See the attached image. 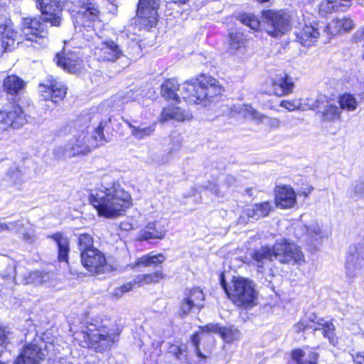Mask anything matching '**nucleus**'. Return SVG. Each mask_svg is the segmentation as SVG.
Here are the masks:
<instances>
[{"label":"nucleus","mask_w":364,"mask_h":364,"mask_svg":"<svg viewBox=\"0 0 364 364\" xmlns=\"http://www.w3.org/2000/svg\"><path fill=\"white\" fill-rule=\"evenodd\" d=\"M161 94L166 100L178 102L180 96L177 92L180 91L181 97L190 104L211 101L212 98L220 95L222 92V87L217 80L206 75L186 81L181 85V90L176 79H168L161 85Z\"/></svg>","instance_id":"f257e3e1"},{"label":"nucleus","mask_w":364,"mask_h":364,"mask_svg":"<svg viewBox=\"0 0 364 364\" xmlns=\"http://www.w3.org/2000/svg\"><path fill=\"white\" fill-rule=\"evenodd\" d=\"M37 6L42 13L43 22L59 26L62 21V7L82 15L83 27L91 28L100 22V11L95 0H37Z\"/></svg>","instance_id":"f03ea898"},{"label":"nucleus","mask_w":364,"mask_h":364,"mask_svg":"<svg viewBox=\"0 0 364 364\" xmlns=\"http://www.w3.org/2000/svg\"><path fill=\"white\" fill-rule=\"evenodd\" d=\"M89 200L98 215L107 218L122 215L132 204L131 196L119 183L102 185L90 194Z\"/></svg>","instance_id":"7ed1b4c3"},{"label":"nucleus","mask_w":364,"mask_h":364,"mask_svg":"<svg viewBox=\"0 0 364 364\" xmlns=\"http://www.w3.org/2000/svg\"><path fill=\"white\" fill-rule=\"evenodd\" d=\"M87 331L77 332L75 339L84 348H92L97 352L109 350L118 341L121 330L115 320L105 318L98 324H91Z\"/></svg>","instance_id":"20e7f679"},{"label":"nucleus","mask_w":364,"mask_h":364,"mask_svg":"<svg viewBox=\"0 0 364 364\" xmlns=\"http://www.w3.org/2000/svg\"><path fill=\"white\" fill-rule=\"evenodd\" d=\"M254 264L262 272L265 266L274 259L282 264H294L304 261V256L300 248L287 240H277L273 246H262L250 253Z\"/></svg>","instance_id":"39448f33"},{"label":"nucleus","mask_w":364,"mask_h":364,"mask_svg":"<svg viewBox=\"0 0 364 364\" xmlns=\"http://www.w3.org/2000/svg\"><path fill=\"white\" fill-rule=\"evenodd\" d=\"M109 121V119L105 122L101 121L90 137L87 131L85 132V129L78 131L65 145L64 156L71 158L80 154H85L90 151L92 149L101 146L107 141L105 137L103 130Z\"/></svg>","instance_id":"423d86ee"},{"label":"nucleus","mask_w":364,"mask_h":364,"mask_svg":"<svg viewBox=\"0 0 364 364\" xmlns=\"http://www.w3.org/2000/svg\"><path fill=\"white\" fill-rule=\"evenodd\" d=\"M220 284L228 296L237 306L250 308L255 305L257 291L252 281L242 277L234 278L232 286L228 288L224 278L222 277Z\"/></svg>","instance_id":"0eeeda50"},{"label":"nucleus","mask_w":364,"mask_h":364,"mask_svg":"<svg viewBox=\"0 0 364 364\" xmlns=\"http://www.w3.org/2000/svg\"><path fill=\"white\" fill-rule=\"evenodd\" d=\"M46 23L41 16H21L18 26L21 35L26 41L41 44L48 35Z\"/></svg>","instance_id":"6e6552de"},{"label":"nucleus","mask_w":364,"mask_h":364,"mask_svg":"<svg viewBox=\"0 0 364 364\" xmlns=\"http://www.w3.org/2000/svg\"><path fill=\"white\" fill-rule=\"evenodd\" d=\"M262 18L267 33L273 37L281 36L290 28L289 16L282 10L264 11Z\"/></svg>","instance_id":"1a4fd4ad"},{"label":"nucleus","mask_w":364,"mask_h":364,"mask_svg":"<svg viewBox=\"0 0 364 364\" xmlns=\"http://www.w3.org/2000/svg\"><path fill=\"white\" fill-rule=\"evenodd\" d=\"M345 269L346 276L351 280L364 269V240L348 247Z\"/></svg>","instance_id":"9d476101"},{"label":"nucleus","mask_w":364,"mask_h":364,"mask_svg":"<svg viewBox=\"0 0 364 364\" xmlns=\"http://www.w3.org/2000/svg\"><path fill=\"white\" fill-rule=\"evenodd\" d=\"M26 123V115L18 105L4 106L0 109V129H19Z\"/></svg>","instance_id":"9b49d317"},{"label":"nucleus","mask_w":364,"mask_h":364,"mask_svg":"<svg viewBox=\"0 0 364 364\" xmlns=\"http://www.w3.org/2000/svg\"><path fill=\"white\" fill-rule=\"evenodd\" d=\"M311 108L316 111L323 122H335L341 117V107L325 95L318 96L311 105Z\"/></svg>","instance_id":"f8f14e48"},{"label":"nucleus","mask_w":364,"mask_h":364,"mask_svg":"<svg viewBox=\"0 0 364 364\" xmlns=\"http://www.w3.org/2000/svg\"><path fill=\"white\" fill-rule=\"evenodd\" d=\"M159 7V0H139L136 11L139 24L145 29L156 26Z\"/></svg>","instance_id":"ddd939ff"},{"label":"nucleus","mask_w":364,"mask_h":364,"mask_svg":"<svg viewBox=\"0 0 364 364\" xmlns=\"http://www.w3.org/2000/svg\"><path fill=\"white\" fill-rule=\"evenodd\" d=\"M80 256L82 265L92 274H101L111 269L104 253L97 248L80 253Z\"/></svg>","instance_id":"4468645a"},{"label":"nucleus","mask_w":364,"mask_h":364,"mask_svg":"<svg viewBox=\"0 0 364 364\" xmlns=\"http://www.w3.org/2000/svg\"><path fill=\"white\" fill-rule=\"evenodd\" d=\"M95 54L99 60L114 62L123 56L119 46L112 39L102 38L95 34Z\"/></svg>","instance_id":"2eb2a0df"},{"label":"nucleus","mask_w":364,"mask_h":364,"mask_svg":"<svg viewBox=\"0 0 364 364\" xmlns=\"http://www.w3.org/2000/svg\"><path fill=\"white\" fill-rule=\"evenodd\" d=\"M39 92L45 100H50L57 103L63 100L67 88L63 82L51 77L47 80L46 83L40 85Z\"/></svg>","instance_id":"dca6fc26"},{"label":"nucleus","mask_w":364,"mask_h":364,"mask_svg":"<svg viewBox=\"0 0 364 364\" xmlns=\"http://www.w3.org/2000/svg\"><path fill=\"white\" fill-rule=\"evenodd\" d=\"M164 275L161 271H156L154 273L141 274L134 279L133 282L127 283L119 288L114 289V295L121 296L136 287H141L146 284L157 283L160 279H163Z\"/></svg>","instance_id":"f3484780"},{"label":"nucleus","mask_w":364,"mask_h":364,"mask_svg":"<svg viewBox=\"0 0 364 364\" xmlns=\"http://www.w3.org/2000/svg\"><path fill=\"white\" fill-rule=\"evenodd\" d=\"M45 355L40 346L31 343L26 345L15 360L14 364H39Z\"/></svg>","instance_id":"a211bd4d"},{"label":"nucleus","mask_w":364,"mask_h":364,"mask_svg":"<svg viewBox=\"0 0 364 364\" xmlns=\"http://www.w3.org/2000/svg\"><path fill=\"white\" fill-rule=\"evenodd\" d=\"M296 201V193L293 188L288 186L277 187L275 190V203L282 208H291Z\"/></svg>","instance_id":"6ab92c4d"},{"label":"nucleus","mask_w":364,"mask_h":364,"mask_svg":"<svg viewBox=\"0 0 364 364\" xmlns=\"http://www.w3.org/2000/svg\"><path fill=\"white\" fill-rule=\"evenodd\" d=\"M54 60L58 66L70 73H75L80 68L81 60L74 53H57Z\"/></svg>","instance_id":"aec40b11"},{"label":"nucleus","mask_w":364,"mask_h":364,"mask_svg":"<svg viewBox=\"0 0 364 364\" xmlns=\"http://www.w3.org/2000/svg\"><path fill=\"white\" fill-rule=\"evenodd\" d=\"M165 225L166 223L164 220L149 223L146 226L141 230L139 235L140 240L163 239L166 232Z\"/></svg>","instance_id":"412c9836"},{"label":"nucleus","mask_w":364,"mask_h":364,"mask_svg":"<svg viewBox=\"0 0 364 364\" xmlns=\"http://www.w3.org/2000/svg\"><path fill=\"white\" fill-rule=\"evenodd\" d=\"M16 34L11 21L0 24V50L11 51L14 48Z\"/></svg>","instance_id":"4be33fe9"},{"label":"nucleus","mask_w":364,"mask_h":364,"mask_svg":"<svg viewBox=\"0 0 364 364\" xmlns=\"http://www.w3.org/2000/svg\"><path fill=\"white\" fill-rule=\"evenodd\" d=\"M294 86L291 78L285 75L284 76L277 75L272 82V87L275 95L282 97L292 92Z\"/></svg>","instance_id":"5701e85b"},{"label":"nucleus","mask_w":364,"mask_h":364,"mask_svg":"<svg viewBox=\"0 0 364 364\" xmlns=\"http://www.w3.org/2000/svg\"><path fill=\"white\" fill-rule=\"evenodd\" d=\"M355 23L349 17L336 18L325 27L323 31L328 34L335 36L341 31H349L353 28Z\"/></svg>","instance_id":"b1692460"},{"label":"nucleus","mask_w":364,"mask_h":364,"mask_svg":"<svg viewBox=\"0 0 364 364\" xmlns=\"http://www.w3.org/2000/svg\"><path fill=\"white\" fill-rule=\"evenodd\" d=\"M319 36V29L316 26H305L296 34V39L302 46L309 47L317 41Z\"/></svg>","instance_id":"393cba45"},{"label":"nucleus","mask_w":364,"mask_h":364,"mask_svg":"<svg viewBox=\"0 0 364 364\" xmlns=\"http://www.w3.org/2000/svg\"><path fill=\"white\" fill-rule=\"evenodd\" d=\"M290 356L296 364H318V353L314 350L308 352L300 348L293 350Z\"/></svg>","instance_id":"a878e982"},{"label":"nucleus","mask_w":364,"mask_h":364,"mask_svg":"<svg viewBox=\"0 0 364 364\" xmlns=\"http://www.w3.org/2000/svg\"><path fill=\"white\" fill-rule=\"evenodd\" d=\"M48 237L53 239L58 246V258L60 262H68L70 252V241L67 236L62 232H56Z\"/></svg>","instance_id":"bb28decb"},{"label":"nucleus","mask_w":364,"mask_h":364,"mask_svg":"<svg viewBox=\"0 0 364 364\" xmlns=\"http://www.w3.org/2000/svg\"><path fill=\"white\" fill-rule=\"evenodd\" d=\"M191 117L190 112L178 107H165L161 113V122H166L170 119H175L176 121L183 122L189 119Z\"/></svg>","instance_id":"cd10ccee"},{"label":"nucleus","mask_w":364,"mask_h":364,"mask_svg":"<svg viewBox=\"0 0 364 364\" xmlns=\"http://www.w3.org/2000/svg\"><path fill=\"white\" fill-rule=\"evenodd\" d=\"M316 326L322 330L323 336L328 339L329 343L336 346L338 343V337L335 333V326L331 321H326L323 318H316Z\"/></svg>","instance_id":"c85d7f7f"},{"label":"nucleus","mask_w":364,"mask_h":364,"mask_svg":"<svg viewBox=\"0 0 364 364\" xmlns=\"http://www.w3.org/2000/svg\"><path fill=\"white\" fill-rule=\"evenodd\" d=\"M304 228L306 231V237L309 243L316 247L321 240L325 237L324 232L321 230L320 225L317 222H312L309 225H304Z\"/></svg>","instance_id":"c756f323"},{"label":"nucleus","mask_w":364,"mask_h":364,"mask_svg":"<svg viewBox=\"0 0 364 364\" xmlns=\"http://www.w3.org/2000/svg\"><path fill=\"white\" fill-rule=\"evenodd\" d=\"M22 176L21 171L16 166H14L6 173L4 181L8 183L9 187L19 191L21 189L23 183Z\"/></svg>","instance_id":"7c9ffc66"},{"label":"nucleus","mask_w":364,"mask_h":364,"mask_svg":"<svg viewBox=\"0 0 364 364\" xmlns=\"http://www.w3.org/2000/svg\"><path fill=\"white\" fill-rule=\"evenodd\" d=\"M24 85V82L16 75L8 76L3 84L4 90L11 95H18Z\"/></svg>","instance_id":"2f4dec72"},{"label":"nucleus","mask_w":364,"mask_h":364,"mask_svg":"<svg viewBox=\"0 0 364 364\" xmlns=\"http://www.w3.org/2000/svg\"><path fill=\"white\" fill-rule=\"evenodd\" d=\"M166 260V257L163 254L151 255L149 254L139 258L134 267H156L161 264Z\"/></svg>","instance_id":"473e14b6"},{"label":"nucleus","mask_w":364,"mask_h":364,"mask_svg":"<svg viewBox=\"0 0 364 364\" xmlns=\"http://www.w3.org/2000/svg\"><path fill=\"white\" fill-rule=\"evenodd\" d=\"M272 210V205L269 202H263L255 204L252 208L246 210L248 217L258 220L262 217L267 216Z\"/></svg>","instance_id":"72a5a7b5"},{"label":"nucleus","mask_w":364,"mask_h":364,"mask_svg":"<svg viewBox=\"0 0 364 364\" xmlns=\"http://www.w3.org/2000/svg\"><path fill=\"white\" fill-rule=\"evenodd\" d=\"M249 112L252 118L268 127L271 129H278L281 125V122L278 118L269 117L262 114L251 107H250Z\"/></svg>","instance_id":"f704fd0d"},{"label":"nucleus","mask_w":364,"mask_h":364,"mask_svg":"<svg viewBox=\"0 0 364 364\" xmlns=\"http://www.w3.org/2000/svg\"><path fill=\"white\" fill-rule=\"evenodd\" d=\"M127 125L131 129L132 135L137 139H142L145 137L151 136L155 131V125L151 124L149 126H134L128 120H124Z\"/></svg>","instance_id":"c9c22d12"},{"label":"nucleus","mask_w":364,"mask_h":364,"mask_svg":"<svg viewBox=\"0 0 364 364\" xmlns=\"http://www.w3.org/2000/svg\"><path fill=\"white\" fill-rule=\"evenodd\" d=\"M16 232L22 234L23 239L26 242L31 244L35 241L33 230L31 228L29 223L24 220L16 221Z\"/></svg>","instance_id":"e433bc0d"},{"label":"nucleus","mask_w":364,"mask_h":364,"mask_svg":"<svg viewBox=\"0 0 364 364\" xmlns=\"http://www.w3.org/2000/svg\"><path fill=\"white\" fill-rule=\"evenodd\" d=\"M185 298L189 299L192 305L196 306V309L200 311L203 307L205 296L203 291L199 288L190 289L186 294Z\"/></svg>","instance_id":"4c0bfd02"},{"label":"nucleus","mask_w":364,"mask_h":364,"mask_svg":"<svg viewBox=\"0 0 364 364\" xmlns=\"http://www.w3.org/2000/svg\"><path fill=\"white\" fill-rule=\"evenodd\" d=\"M316 316L315 315L304 318L293 326V329L296 333L303 332L308 328L318 331L320 328L316 326Z\"/></svg>","instance_id":"58836bf2"},{"label":"nucleus","mask_w":364,"mask_h":364,"mask_svg":"<svg viewBox=\"0 0 364 364\" xmlns=\"http://www.w3.org/2000/svg\"><path fill=\"white\" fill-rule=\"evenodd\" d=\"M338 104V107H341V111L344 109L348 112H353L356 109L358 106V102L355 97L353 95L348 93L339 97Z\"/></svg>","instance_id":"ea45409f"},{"label":"nucleus","mask_w":364,"mask_h":364,"mask_svg":"<svg viewBox=\"0 0 364 364\" xmlns=\"http://www.w3.org/2000/svg\"><path fill=\"white\" fill-rule=\"evenodd\" d=\"M77 244L81 253L87 252L88 250L95 249L93 247V238L88 233L80 234L77 238Z\"/></svg>","instance_id":"a19ab883"},{"label":"nucleus","mask_w":364,"mask_h":364,"mask_svg":"<svg viewBox=\"0 0 364 364\" xmlns=\"http://www.w3.org/2000/svg\"><path fill=\"white\" fill-rule=\"evenodd\" d=\"M9 264L1 273V277L5 280L6 284L16 283V265L14 261H11Z\"/></svg>","instance_id":"79ce46f5"},{"label":"nucleus","mask_w":364,"mask_h":364,"mask_svg":"<svg viewBox=\"0 0 364 364\" xmlns=\"http://www.w3.org/2000/svg\"><path fill=\"white\" fill-rule=\"evenodd\" d=\"M349 193L358 199L364 198V175L355 181L352 187L349 188Z\"/></svg>","instance_id":"37998d69"},{"label":"nucleus","mask_w":364,"mask_h":364,"mask_svg":"<svg viewBox=\"0 0 364 364\" xmlns=\"http://www.w3.org/2000/svg\"><path fill=\"white\" fill-rule=\"evenodd\" d=\"M245 44V37L242 33H231L229 35V46L230 49L237 50L242 47Z\"/></svg>","instance_id":"c03bdc74"},{"label":"nucleus","mask_w":364,"mask_h":364,"mask_svg":"<svg viewBox=\"0 0 364 364\" xmlns=\"http://www.w3.org/2000/svg\"><path fill=\"white\" fill-rule=\"evenodd\" d=\"M343 5L337 0H324L319 6L321 14L331 13L333 11H338Z\"/></svg>","instance_id":"a18cd8bd"},{"label":"nucleus","mask_w":364,"mask_h":364,"mask_svg":"<svg viewBox=\"0 0 364 364\" xmlns=\"http://www.w3.org/2000/svg\"><path fill=\"white\" fill-rule=\"evenodd\" d=\"M41 270L30 272L28 275L23 277L24 284H33L35 286L41 285Z\"/></svg>","instance_id":"49530a36"},{"label":"nucleus","mask_w":364,"mask_h":364,"mask_svg":"<svg viewBox=\"0 0 364 364\" xmlns=\"http://www.w3.org/2000/svg\"><path fill=\"white\" fill-rule=\"evenodd\" d=\"M168 353L172 354L178 360H185L186 358V346H178L171 344L168 347Z\"/></svg>","instance_id":"de8ad7c7"},{"label":"nucleus","mask_w":364,"mask_h":364,"mask_svg":"<svg viewBox=\"0 0 364 364\" xmlns=\"http://www.w3.org/2000/svg\"><path fill=\"white\" fill-rule=\"evenodd\" d=\"M221 336L227 343H231L237 339L239 337V331L232 327L223 328L221 331Z\"/></svg>","instance_id":"09e8293b"},{"label":"nucleus","mask_w":364,"mask_h":364,"mask_svg":"<svg viewBox=\"0 0 364 364\" xmlns=\"http://www.w3.org/2000/svg\"><path fill=\"white\" fill-rule=\"evenodd\" d=\"M241 22L252 30H257L260 25L259 20L252 15H243L241 17Z\"/></svg>","instance_id":"8fccbe9b"},{"label":"nucleus","mask_w":364,"mask_h":364,"mask_svg":"<svg viewBox=\"0 0 364 364\" xmlns=\"http://www.w3.org/2000/svg\"><path fill=\"white\" fill-rule=\"evenodd\" d=\"M189 299L183 298L178 309V314L180 316L188 315L192 310L196 309V306L192 305Z\"/></svg>","instance_id":"3c124183"},{"label":"nucleus","mask_w":364,"mask_h":364,"mask_svg":"<svg viewBox=\"0 0 364 364\" xmlns=\"http://www.w3.org/2000/svg\"><path fill=\"white\" fill-rule=\"evenodd\" d=\"M55 274L53 272L41 271V285L51 286L54 284Z\"/></svg>","instance_id":"603ef678"},{"label":"nucleus","mask_w":364,"mask_h":364,"mask_svg":"<svg viewBox=\"0 0 364 364\" xmlns=\"http://www.w3.org/2000/svg\"><path fill=\"white\" fill-rule=\"evenodd\" d=\"M301 103L299 100H294L292 101L282 100L280 102V106L288 109L289 111H294L300 108Z\"/></svg>","instance_id":"864d4df0"},{"label":"nucleus","mask_w":364,"mask_h":364,"mask_svg":"<svg viewBox=\"0 0 364 364\" xmlns=\"http://www.w3.org/2000/svg\"><path fill=\"white\" fill-rule=\"evenodd\" d=\"M8 343V338L5 330L0 328V355H1L2 353L6 349Z\"/></svg>","instance_id":"5fc2aeb1"},{"label":"nucleus","mask_w":364,"mask_h":364,"mask_svg":"<svg viewBox=\"0 0 364 364\" xmlns=\"http://www.w3.org/2000/svg\"><path fill=\"white\" fill-rule=\"evenodd\" d=\"M200 341V338L198 333H195L191 336V341L195 347V350L196 352L197 355L200 358H203L204 356L199 349Z\"/></svg>","instance_id":"6e6d98bb"},{"label":"nucleus","mask_w":364,"mask_h":364,"mask_svg":"<svg viewBox=\"0 0 364 364\" xmlns=\"http://www.w3.org/2000/svg\"><path fill=\"white\" fill-rule=\"evenodd\" d=\"M353 41L355 43L364 41V31L363 28L358 29L353 36Z\"/></svg>","instance_id":"4d7b16f0"},{"label":"nucleus","mask_w":364,"mask_h":364,"mask_svg":"<svg viewBox=\"0 0 364 364\" xmlns=\"http://www.w3.org/2000/svg\"><path fill=\"white\" fill-rule=\"evenodd\" d=\"M352 357L355 364H364V352H358L355 355L352 354Z\"/></svg>","instance_id":"13d9d810"},{"label":"nucleus","mask_w":364,"mask_h":364,"mask_svg":"<svg viewBox=\"0 0 364 364\" xmlns=\"http://www.w3.org/2000/svg\"><path fill=\"white\" fill-rule=\"evenodd\" d=\"M224 181L228 186H231L233 184H235V181H236V178L234 176L229 174L225 176Z\"/></svg>","instance_id":"bf43d9fd"},{"label":"nucleus","mask_w":364,"mask_h":364,"mask_svg":"<svg viewBox=\"0 0 364 364\" xmlns=\"http://www.w3.org/2000/svg\"><path fill=\"white\" fill-rule=\"evenodd\" d=\"M8 224H9V231H13V230L16 231V221L9 222Z\"/></svg>","instance_id":"052dcab7"},{"label":"nucleus","mask_w":364,"mask_h":364,"mask_svg":"<svg viewBox=\"0 0 364 364\" xmlns=\"http://www.w3.org/2000/svg\"><path fill=\"white\" fill-rule=\"evenodd\" d=\"M7 230H9V224L8 223L0 222V231Z\"/></svg>","instance_id":"680f3d73"},{"label":"nucleus","mask_w":364,"mask_h":364,"mask_svg":"<svg viewBox=\"0 0 364 364\" xmlns=\"http://www.w3.org/2000/svg\"><path fill=\"white\" fill-rule=\"evenodd\" d=\"M112 5V9L110 10L112 12H114L117 10V6L113 3L114 0H107Z\"/></svg>","instance_id":"e2e57ef3"},{"label":"nucleus","mask_w":364,"mask_h":364,"mask_svg":"<svg viewBox=\"0 0 364 364\" xmlns=\"http://www.w3.org/2000/svg\"><path fill=\"white\" fill-rule=\"evenodd\" d=\"M174 3H186V0H171Z\"/></svg>","instance_id":"0e129e2a"},{"label":"nucleus","mask_w":364,"mask_h":364,"mask_svg":"<svg viewBox=\"0 0 364 364\" xmlns=\"http://www.w3.org/2000/svg\"><path fill=\"white\" fill-rule=\"evenodd\" d=\"M246 193L250 195V196H252V189L251 188H248L246 190Z\"/></svg>","instance_id":"69168bd1"},{"label":"nucleus","mask_w":364,"mask_h":364,"mask_svg":"<svg viewBox=\"0 0 364 364\" xmlns=\"http://www.w3.org/2000/svg\"><path fill=\"white\" fill-rule=\"evenodd\" d=\"M363 31H364V27L363 28Z\"/></svg>","instance_id":"338daca9"}]
</instances>
